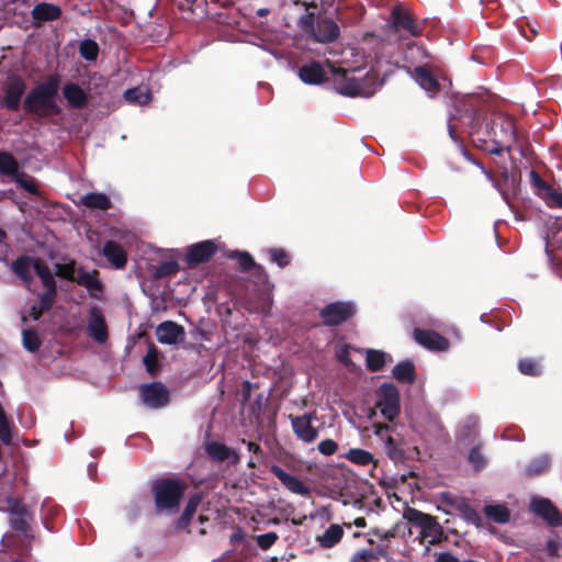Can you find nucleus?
I'll list each match as a JSON object with an SVG mask.
<instances>
[{
    "label": "nucleus",
    "mask_w": 562,
    "mask_h": 562,
    "mask_svg": "<svg viewBox=\"0 0 562 562\" xmlns=\"http://www.w3.org/2000/svg\"><path fill=\"white\" fill-rule=\"evenodd\" d=\"M60 78L48 76L43 82L32 88L23 101V110L38 117L59 115L61 108L56 102Z\"/></svg>",
    "instance_id": "nucleus-1"
},
{
    "label": "nucleus",
    "mask_w": 562,
    "mask_h": 562,
    "mask_svg": "<svg viewBox=\"0 0 562 562\" xmlns=\"http://www.w3.org/2000/svg\"><path fill=\"white\" fill-rule=\"evenodd\" d=\"M188 488L184 480L177 477L156 479L150 487L155 512L158 515H175L180 510V504Z\"/></svg>",
    "instance_id": "nucleus-2"
},
{
    "label": "nucleus",
    "mask_w": 562,
    "mask_h": 562,
    "mask_svg": "<svg viewBox=\"0 0 562 562\" xmlns=\"http://www.w3.org/2000/svg\"><path fill=\"white\" fill-rule=\"evenodd\" d=\"M302 32L315 43L329 44L340 36V27L337 22L325 15H315L307 12L299 20Z\"/></svg>",
    "instance_id": "nucleus-3"
},
{
    "label": "nucleus",
    "mask_w": 562,
    "mask_h": 562,
    "mask_svg": "<svg viewBox=\"0 0 562 562\" xmlns=\"http://www.w3.org/2000/svg\"><path fill=\"white\" fill-rule=\"evenodd\" d=\"M333 87L341 95L356 98H370L375 93L376 82L373 78L358 80L349 76V70L344 68H333Z\"/></svg>",
    "instance_id": "nucleus-4"
},
{
    "label": "nucleus",
    "mask_w": 562,
    "mask_h": 562,
    "mask_svg": "<svg viewBox=\"0 0 562 562\" xmlns=\"http://www.w3.org/2000/svg\"><path fill=\"white\" fill-rule=\"evenodd\" d=\"M389 22L390 29L403 37H418L425 30V23L416 20L414 14L401 4L392 8Z\"/></svg>",
    "instance_id": "nucleus-5"
},
{
    "label": "nucleus",
    "mask_w": 562,
    "mask_h": 562,
    "mask_svg": "<svg viewBox=\"0 0 562 562\" xmlns=\"http://www.w3.org/2000/svg\"><path fill=\"white\" fill-rule=\"evenodd\" d=\"M404 517L412 525L420 528L422 537L427 539L430 544L440 543L446 539L443 529L436 517L412 507L405 510Z\"/></svg>",
    "instance_id": "nucleus-6"
},
{
    "label": "nucleus",
    "mask_w": 562,
    "mask_h": 562,
    "mask_svg": "<svg viewBox=\"0 0 562 562\" xmlns=\"http://www.w3.org/2000/svg\"><path fill=\"white\" fill-rule=\"evenodd\" d=\"M375 408L390 423H393L401 413V396L393 383H383L376 391Z\"/></svg>",
    "instance_id": "nucleus-7"
},
{
    "label": "nucleus",
    "mask_w": 562,
    "mask_h": 562,
    "mask_svg": "<svg viewBox=\"0 0 562 562\" xmlns=\"http://www.w3.org/2000/svg\"><path fill=\"white\" fill-rule=\"evenodd\" d=\"M357 313L355 303L350 301H336L328 303L319 311L322 325L327 327L339 326L351 319Z\"/></svg>",
    "instance_id": "nucleus-8"
},
{
    "label": "nucleus",
    "mask_w": 562,
    "mask_h": 562,
    "mask_svg": "<svg viewBox=\"0 0 562 562\" xmlns=\"http://www.w3.org/2000/svg\"><path fill=\"white\" fill-rule=\"evenodd\" d=\"M139 395L142 402L153 409L161 408L170 401L168 389L157 381L140 385Z\"/></svg>",
    "instance_id": "nucleus-9"
},
{
    "label": "nucleus",
    "mask_w": 562,
    "mask_h": 562,
    "mask_svg": "<svg viewBox=\"0 0 562 562\" xmlns=\"http://www.w3.org/2000/svg\"><path fill=\"white\" fill-rule=\"evenodd\" d=\"M34 272L40 278L41 283L45 289V291L40 294L42 295L43 303H46L49 299L56 301L58 291L55 273L50 271L48 265L42 258H36Z\"/></svg>",
    "instance_id": "nucleus-10"
},
{
    "label": "nucleus",
    "mask_w": 562,
    "mask_h": 562,
    "mask_svg": "<svg viewBox=\"0 0 562 562\" xmlns=\"http://www.w3.org/2000/svg\"><path fill=\"white\" fill-rule=\"evenodd\" d=\"M530 510L552 527L562 525L561 513L549 498L533 497L530 503Z\"/></svg>",
    "instance_id": "nucleus-11"
},
{
    "label": "nucleus",
    "mask_w": 562,
    "mask_h": 562,
    "mask_svg": "<svg viewBox=\"0 0 562 562\" xmlns=\"http://www.w3.org/2000/svg\"><path fill=\"white\" fill-rule=\"evenodd\" d=\"M315 413L303 414L301 416L290 415L291 426L297 439L311 443L318 437V430L312 425L315 419Z\"/></svg>",
    "instance_id": "nucleus-12"
},
{
    "label": "nucleus",
    "mask_w": 562,
    "mask_h": 562,
    "mask_svg": "<svg viewBox=\"0 0 562 562\" xmlns=\"http://www.w3.org/2000/svg\"><path fill=\"white\" fill-rule=\"evenodd\" d=\"M26 82L20 76L12 77L4 88L2 105L11 112L19 111Z\"/></svg>",
    "instance_id": "nucleus-13"
},
{
    "label": "nucleus",
    "mask_w": 562,
    "mask_h": 562,
    "mask_svg": "<svg viewBox=\"0 0 562 562\" xmlns=\"http://www.w3.org/2000/svg\"><path fill=\"white\" fill-rule=\"evenodd\" d=\"M88 334L98 344H104L109 338V329L101 307H90L88 315Z\"/></svg>",
    "instance_id": "nucleus-14"
},
{
    "label": "nucleus",
    "mask_w": 562,
    "mask_h": 562,
    "mask_svg": "<svg viewBox=\"0 0 562 562\" xmlns=\"http://www.w3.org/2000/svg\"><path fill=\"white\" fill-rule=\"evenodd\" d=\"M216 251L217 246L213 240H203L188 247L186 261L189 267H195L200 263L207 262Z\"/></svg>",
    "instance_id": "nucleus-15"
},
{
    "label": "nucleus",
    "mask_w": 562,
    "mask_h": 562,
    "mask_svg": "<svg viewBox=\"0 0 562 562\" xmlns=\"http://www.w3.org/2000/svg\"><path fill=\"white\" fill-rule=\"evenodd\" d=\"M413 335L416 342L432 351H445L450 345L446 337L431 329L415 328Z\"/></svg>",
    "instance_id": "nucleus-16"
},
{
    "label": "nucleus",
    "mask_w": 562,
    "mask_h": 562,
    "mask_svg": "<svg viewBox=\"0 0 562 562\" xmlns=\"http://www.w3.org/2000/svg\"><path fill=\"white\" fill-rule=\"evenodd\" d=\"M270 472L276 477H278L279 481L283 484V486L288 488L290 492L305 497L311 495V488L304 482H302L295 475L285 472L278 464H272L270 467Z\"/></svg>",
    "instance_id": "nucleus-17"
},
{
    "label": "nucleus",
    "mask_w": 562,
    "mask_h": 562,
    "mask_svg": "<svg viewBox=\"0 0 562 562\" xmlns=\"http://www.w3.org/2000/svg\"><path fill=\"white\" fill-rule=\"evenodd\" d=\"M37 257H31L26 255L19 256L11 262V271L24 283L27 290H31V285L34 281L32 270L34 271V265Z\"/></svg>",
    "instance_id": "nucleus-18"
},
{
    "label": "nucleus",
    "mask_w": 562,
    "mask_h": 562,
    "mask_svg": "<svg viewBox=\"0 0 562 562\" xmlns=\"http://www.w3.org/2000/svg\"><path fill=\"white\" fill-rule=\"evenodd\" d=\"M156 334L158 341L167 345L182 342L186 336L184 328L172 321H166L158 325Z\"/></svg>",
    "instance_id": "nucleus-19"
},
{
    "label": "nucleus",
    "mask_w": 562,
    "mask_h": 562,
    "mask_svg": "<svg viewBox=\"0 0 562 562\" xmlns=\"http://www.w3.org/2000/svg\"><path fill=\"white\" fill-rule=\"evenodd\" d=\"M33 24L40 26L44 22L55 21L61 16L60 7L49 3L41 2L37 3L32 10Z\"/></svg>",
    "instance_id": "nucleus-20"
},
{
    "label": "nucleus",
    "mask_w": 562,
    "mask_h": 562,
    "mask_svg": "<svg viewBox=\"0 0 562 562\" xmlns=\"http://www.w3.org/2000/svg\"><path fill=\"white\" fill-rule=\"evenodd\" d=\"M299 77L306 85H321L327 80L326 72L318 61H311L300 67Z\"/></svg>",
    "instance_id": "nucleus-21"
},
{
    "label": "nucleus",
    "mask_w": 562,
    "mask_h": 562,
    "mask_svg": "<svg viewBox=\"0 0 562 562\" xmlns=\"http://www.w3.org/2000/svg\"><path fill=\"white\" fill-rule=\"evenodd\" d=\"M102 255L108 259V261L115 268L122 269L127 263V254L123 249V247L115 240L105 241Z\"/></svg>",
    "instance_id": "nucleus-22"
},
{
    "label": "nucleus",
    "mask_w": 562,
    "mask_h": 562,
    "mask_svg": "<svg viewBox=\"0 0 562 562\" xmlns=\"http://www.w3.org/2000/svg\"><path fill=\"white\" fill-rule=\"evenodd\" d=\"M63 95L72 109H82L88 103L87 92L75 82H68L63 87Z\"/></svg>",
    "instance_id": "nucleus-23"
},
{
    "label": "nucleus",
    "mask_w": 562,
    "mask_h": 562,
    "mask_svg": "<svg viewBox=\"0 0 562 562\" xmlns=\"http://www.w3.org/2000/svg\"><path fill=\"white\" fill-rule=\"evenodd\" d=\"M206 452L211 459L218 462L231 460L233 464H237L240 460L239 454L235 450L217 441L210 442L206 446Z\"/></svg>",
    "instance_id": "nucleus-24"
},
{
    "label": "nucleus",
    "mask_w": 562,
    "mask_h": 562,
    "mask_svg": "<svg viewBox=\"0 0 562 562\" xmlns=\"http://www.w3.org/2000/svg\"><path fill=\"white\" fill-rule=\"evenodd\" d=\"M417 83L427 92L435 94L440 90V83L427 66H418L414 69Z\"/></svg>",
    "instance_id": "nucleus-25"
},
{
    "label": "nucleus",
    "mask_w": 562,
    "mask_h": 562,
    "mask_svg": "<svg viewBox=\"0 0 562 562\" xmlns=\"http://www.w3.org/2000/svg\"><path fill=\"white\" fill-rule=\"evenodd\" d=\"M79 285L85 286L91 296H95L93 291L102 292L103 284L99 280V271L93 269L91 272H87L83 269H78V274L75 280Z\"/></svg>",
    "instance_id": "nucleus-26"
},
{
    "label": "nucleus",
    "mask_w": 562,
    "mask_h": 562,
    "mask_svg": "<svg viewBox=\"0 0 562 562\" xmlns=\"http://www.w3.org/2000/svg\"><path fill=\"white\" fill-rule=\"evenodd\" d=\"M81 204L90 210L106 211L111 209L112 202L110 198L100 192L87 193L81 198Z\"/></svg>",
    "instance_id": "nucleus-27"
},
{
    "label": "nucleus",
    "mask_w": 562,
    "mask_h": 562,
    "mask_svg": "<svg viewBox=\"0 0 562 562\" xmlns=\"http://www.w3.org/2000/svg\"><path fill=\"white\" fill-rule=\"evenodd\" d=\"M342 536V527L340 525L333 524L325 530L322 536L317 537V541L322 548L330 549L340 542Z\"/></svg>",
    "instance_id": "nucleus-28"
},
{
    "label": "nucleus",
    "mask_w": 562,
    "mask_h": 562,
    "mask_svg": "<svg viewBox=\"0 0 562 562\" xmlns=\"http://www.w3.org/2000/svg\"><path fill=\"white\" fill-rule=\"evenodd\" d=\"M393 376L402 383H413L416 380L415 366L411 360L398 362L392 370Z\"/></svg>",
    "instance_id": "nucleus-29"
},
{
    "label": "nucleus",
    "mask_w": 562,
    "mask_h": 562,
    "mask_svg": "<svg viewBox=\"0 0 562 562\" xmlns=\"http://www.w3.org/2000/svg\"><path fill=\"white\" fill-rule=\"evenodd\" d=\"M551 460L548 456L533 458L525 468V475L533 477L543 474L550 468Z\"/></svg>",
    "instance_id": "nucleus-30"
},
{
    "label": "nucleus",
    "mask_w": 562,
    "mask_h": 562,
    "mask_svg": "<svg viewBox=\"0 0 562 562\" xmlns=\"http://www.w3.org/2000/svg\"><path fill=\"white\" fill-rule=\"evenodd\" d=\"M20 165L16 158L8 151H0V173L14 178L18 175Z\"/></svg>",
    "instance_id": "nucleus-31"
},
{
    "label": "nucleus",
    "mask_w": 562,
    "mask_h": 562,
    "mask_svg": "<svg viewBox=\"0 0 562 562\" xmlns=\"http://www.w3.org/2000/svg\"><path fill=\"white\" fill-rule=\"evenodd\" d=\"M496 126H499L502 137L501 139L514 144L518 143V134L515 126V122L512 117L501 119L498 123H494Z\"/></svg>",
    "instance_id": "nucleus-32"
},
{
    "label": "nucleus",
    "mask_w": 562,
    "mask_h": 562,
    "mask_svg": "<svg viewBox=\"0 0 562 562\" xmlns=\"http://www.w3.org/2000/svg\"><path fill=\"white\" fill-rule=\"evenodd\" d=\"M366 366L370 372H378L382 370L385 366V353L375 349L367 350Z\"/></svg>",
    "instance_id": "nucleus-33"
},
{
    "label": "nucleus",
    "mask_w": 562,
    "mask_h": 562,
    "mask_svg": "<svg viewBox=\"0 0 562 562\" xmlns=\"http://www.w3.org/2000/svg\"><path fill=\"white\" fill-rule=\"evenodd\" d=\"M518 370L521 374L528 376H540L542 367L540 360L533 358H524L518 361Z\"/></svg>",
    "instance_id": "nucleus-34"
},
{
    "label": "nucleus",
    "mask_w": 562,
    "mask_h": 562,
    "mask_svg": "<svg viewBox=\"0 0 562 562\" xmlns=\"http://www.w3.org/2000/svg\"><path fill=\"white\" fill-rule=\"evenodd\" d=\"M231 259H236L243 272L250 271L254 268L261 269L260 266L254 260V257L247 251L233 250L227 256Z\"/></svg>",
    "instance_id": "nucleus-35"
},
{
    "label": "nucleus",
    "mask_w": 562,
    "mask_h": 562,
    "mask_svg": "<svg viewBox=\"0 0 562 562\" xmlns=\"http://www.w3.org/2000/svg\"><path fill=\"white\" fill-rule=\"evenodd\" d=\"M124 98L130 103L145 105L150 102L151 94L148 90L136 87L127 89L124 92Z\"/></svg>",
    "instance_id": "nucleus-36"
},
{
    "label": "nucleus",
    "mask_w": 562,
    "mask_h": 562,
    "mask_svg": "<svg viewBox=\"0 0 562 562\" xmlns=\"http://www.w3.org/2000/svg\"><path fill=\"white\" fill-rule=\"evenodd\" d=\"M55 302V300L49 299V301L43 303L42 295L38 294V304H33L30 307L27 316L22 315V322L26 323L27 317L32 318L33 321H38L45 312H48L53 308Z\"/></svg>",
    "instance_id": "nucleus-37"
},
{
    "label": "nucleus",
    "mask_w": 562,
    "mask_h": 562,
    "mask_svg": "<svg viewBox=\"0 0 562 562\" xmlns=\"http://www.w3.org/2000/svg\"><path fill=\"white\" fill-rule=\"evenodd\" d=\"M484 513L488 518L498 524H505L509 521L510 518L509 510L504 505H486Z\"/></svg>",
    "instance_id": "nucleus-38"
},
{
    "label": "nucleus",
    "mask_w": 562,
    "mask_h": 562,
    "mask_svg": "<svg viewBox=\"0 0 562 562\" xmlns=\"http://www.w3.org/2000/svg\"><path fill=\"white\" fill-rule=\"evenodd\" d=\"M346 458L358 465H368L370 463L375 464L373 454L360 448L350 449L347 452Z\"/></svg>",
    "instance_id": "nucleus-39"
},
{
    "label": "nucleus",
    "mask_w": 562,
    "mask_h": 562,
    "mask_svg": "<svg viewBox=\"0 0 562 562\" xmlns=\"http://www.w3.org/2000/svg\"><path fill=\"white\" fill-rule=\"evenodd\" d=\"M54 269H55V276H57L61 279L75 282V280L77 278V276H76L77 269H76L75 260H70L67 263H58L57 262L54 265Z\"/></svg>",
    "instance_id": "nucleus-40"
},
{
    "label": "nucleus",
    "mask_w": 562,
    "mask_h": 562,
    "mask_svg": "<svg viewBox=\"0 0 562 562\" xmlns=\"http://www.w3.org/2000/svg\"><path fill=\"white\" fill-rule=\"evenodd\" d=\"M22 342L23 347L30 352H36L42 345V340L36 330L31 328L22 331Z\"/></svg>",
    "instance_id": "nucleus-41"
},
{
    "label": "nucleus",
    "mask_w": 562,
    "mask_h": 562,
    "mask_svg": "<svg viewBox=\"0 0 562 562\" xmlns=\"http://www.w3.org/2000/svg\"><path fill=\"white\" fill-rule=\"evenodd\" d=\"M79 53L88 61H94L99 55V45L93 40H83L79 46Z\"/></svg>",
    "instance_id": "nucleus-42"
},
{
    "label": "nucleus",
    "mask_w": 562,
    "mask_h": 562,
    "mask_svg": "<svg viewBox=\"0 0 562 562\" xmlns=\"http://www.w3.org/2000/svg\"><path fill=\"white\" fill-rule=\"evenodd\" d=\"M179 270L180 267L176 260L162 261L156 267L154 277L156 279H162L176 274Z\"/></svg>",
    "instance_id": "nucleus-43"
},
{
    "label": "nucleus",
    "mask_w": 562,
    "mask_h": 562,
    "mask_svg": "<svg viewBox=\"0 0 562 562\" xmlns=\"http://www.w3.org/2000/svg\"><path fill=\"white\" fill-rule=\"evenodd\" d=\"M143 362L146 367L147 372L150 375H156L159 371L158 364V350L155 345H151L145 355Z\"/></svg>",
    "instance_id": "nucleus-44"
},
{
    "label": "nucleus",
    "mask_w": 562,
    "mask_h": 562,
    "mask_svg": "<svg viewBox=\"0 0 562 562\" xmlns=\"http://www.w3.org/2000/svg\"><path fill=\"white\" fill-rule=\"evenodd\" d=\"M13 179L26 192L31 194H38L36 181L32 176H29L27 173L22 171L15 175Z\"/></svg>",
    "instance_id": "nucleus-45"
},
{
    "label": "nucleus",
    "mask_w": 562,
    "mask_h": 562,
    "mask_svg": "<svg viewBox=\"0 0 562 562\" xmlns=\"http://www.w3.org/2000/svg\"><path fill=\"white\" fill-rule=\"evenodd\" d=\"M468 461L471 463L474 471H481L486 467V459L482 453L481 446L471 448L468 454Z\"/></svg>",
    "instance_id": "nucleus-46"
},
{
    "label": "nucleus",
    "mask_w": 562,
    "mask_h": 562,
    "mask_svg": "<svg viewBox=\"0 0 562 562\" xmlns=\"http://www.w3.org/2000/svg\"><path fill=\"white\" fill-rule=\"evenodd\" d=\"M384 448H385L387 456L392 460L398 461L404 458V450L400 447L398 442L393 437L386 438Z\"/></svg>",
    "instance_id": "nucleus-47"
},
{
    "label": "nucleus",
    "mask_w": 562,
    "mask_h": 562,
    "mask_svg": "<svg viewBox=\"0 0 562 562\" xmlns=\"http://www.w3.org/2000/svg\"><path fill=\"white\" fill-rule=\"evenodd\" d=\"M271 261L276 262L280 268L290 265V255L283 248H271L268 250Z\"/></svg>",
    "instance_id": "nucleus-48"
},
{
    "label": "nucleus",
    "mask_w": 562,
    "mask_h": 562,
    "mask_svg": "<svg viewBox=\"0 0 562 562\" xmlns=\"http://www.w3.org/2000/svg\"><path fill=\"white\" fill-rule=\"evenodd\" d=\"M550 207H562V192L557 191L552 186L541 196Z\"/></svg>",
    "instance_id": "nucleus-49"
},
{
    "label": "nucleus",
    "mask_w": 562,
    "mask_h": 562,
    "mask_svg": "<svg viewBox=\"0 0 562 562\" xmlns=\"http://www.w3.org/2000/svg\"><path fill=\"white\" fill-rule=\"evenodd\" d=\"M196 513V509L186 504V507L180 515V517L176 521V528L177 529H187L193 519L194 514Z\"/></svg>",
    "instance_id": "nucleus-50"
},
{
    "label": "nucleus",
    "mask_w": 562,
    "mask_h": 562,
    "mask_svg": "<svg viewBox=\"0 0 562 562\" xmlns=\"http://www.w3.org/2000/svg\"><path fill=\"white\" fill-rule=\"evenodd\" d=\"M279 539V536L274 531L262 533L256 537V542L261 550L270 549Z\"/></svg>",
    "instance_id": "nucleus-51"
},
{
    "label": "nucleus",
    "mask_w": 562,
    "mask_h": 562,
    "mask_svg": "<svg viewBox=\"0 0 562 562\" xmlns=\"http://www.w3.org/2000/svg\"><path fill=\"white\" fill-rule=\"evenodd\" d=\"M460 512L463 516V518L476 526L481 524V516L480 514L469 504H462L460 506Z\"/></svg>",
    "instance_id": "nucleus-52"
},
{
    "label": "nucleus",
    "mask_w": 562,
    "mask_h": 562,
    "mask_svg": "<svg viewBox=\"0 0 562 562\" xmlns=\"http://www.w3.org/2000/svg\"><path fill=\"white\" fill-rule=\"evenodd\" d=\"M530 179L533 188L537 190V194L541 198L546 193V191H548L550 184L546 182L541 178V176L535 170H531Z\"/></svg>",
    "instance_id": "nucleus-53"
},
{
    "label": "nucleus",
    "mask_w": 562,
    "mask_h": 562,
    "mask_svg": "<svg viewBox=\"0 0 562 562\" xmlns=\"http://www.w3.org/2000/svg\"><path fill=\"white\" fill-rule=\"evenodd\" d=\"M317 449L319 453L328 457L336 453L338 450V445L333 439H325L318 443Z\"/></svg>",
    "instance_id": "nucleus-54"
},
{
    "label": "nucleus",
    "mask_w": 562,
    "mask_h": 562,
    "mask_svg": "<svg viewBox=\"0 0 562 562\" xmlns=\"http://www.w3.org/2000/svg\"><path fill=\"white\" fill-rule=\"evenodd\" d=\"M510 148H512V144L503 140V139H495L493 142V144L486 149L488 151V154L491 155H495V156H499L502 155L505 150L507 151H510Z\"/></svg>",
    "instance_id": "nucleus-55"
},
{
    "label": "nucleus",
    "mask_w": 562,
    "mask_h": 562,
    "mask_svg": "<svg viewBox=\"0 0 562 562\" xmlns=\"http://www.w3.org/2000/svg\"><path fill=\"white\" fill-rule=\"evenodd\" d=\"M372 560H378V557L373 551L367 549L359 550L351 557V562H371Z\"/></svg>",
    "instance_id": "nucleus-56"
},
{
    "label": "nucleus",
    "mask_w": 562,
    "mask_h": 562,
    "mask_svg": "<svg viewBox=\"0 0 562 562\" xmlns=\"http://www.w3.org/2000/svg\"><path fill=\"white\" fill-rule=\"evenodd\" d=\"M465 111L476 113L481 106V98L477 94H469L464 98Z\"/></svg>",
    "instance_id": "nucleus-57"
},
{
    "label": "nucleus",
    "mask_w": 562,
    "mask_h": 562,
    "mask_svg": "<svg viewBox=\"0 0 562 562\" xmlns=\"http://www.w3.org/2000/svg\"><path fill=\"white\" fill-rule=\"evenodd\" d=\"M373 428H374V435L376 437H379L384 443H385L387 437H392L390 435L392 427L387 424L378 423V424L373 425Z\"/></svg>",
    "instance_id": "nucleus-58"
},
{
    "label": "nucleus",
    "mask_w": 562,
    "mask_h": 562,
    "mask_svg": "<svg viewBox=\"0 0 562 562\" xmlns=\"http://www.w3.org/2000/svg\"><path fill=\"white\" fill-rule=\"evenodd\" d=\"M26 515L27 514H22L11 517L10 526L12 527V529L16 531H25L27 528V522L25 520Z\"/></svg>",
    "instance_id": "nucleus-59"
},
{
    "label": "nucleus",
    "mask_w": 562,
    "mask_h": 562,
    "mask_svg": "<svg viewBox=\"0 0 562 562\" xmlns=\"http://www.w3.org/2000/svg\"><path fill=\"white\" fill-rule=\"evenodd\" d=\"M252 391V384L249 381H244L240 385L239 395H240V403L245 405L249 402Z\"/></svg>",
    "instance_id": "nucleus-60"
},
{
    "label": "nucleus",
    "mask_w": 562,
    "mask_h": 562,
    "mask_svg": "<svg viewBox=\"0 0 562 562\" xmlns=\"http://www.w3.org/2000/svg\"><path fill=\"white\" fill-rule=\"evenodd\" d=\"M369 536H375L384 541H390L392 538H395V530H386L382 531L379 528H373L368 532Z\"/></svg>",
    "instance_id": "nucleus-61"
},
{
    "label": "nucleus",
    "mask_w": 562,
    "mask_h": 562,
    "mask_svg": "<svg viewBox=\"0 0 562 562\" xmlns=\"http://www.w3.org/2000/svg\"><path fill=\"white\" fill-rule=\"evenodd\" d=\"M9 502L11 503L9 510L12 517L22 514H27V509L20 503V501L10 498Z\"/></svg>",
    "instance_id": "nucleus-62"
},
{
    "label": "nucleus",
    "mask_w": 562,
    "mask_h": 562,
    "mask_svg": "<svg viewBox=\"0 0 562 562\" xmlns=\"http://www.w3.org/2000/svg\"><path fill=\"white\" fill-rule=\"evenodd\" d=\"M546 550L550 557L555 558L558 557L559 543L554 539H549L546 542Z\"/></svg>",
    "instance_id": "nucleus-63"
},
{
    "label": "nucleus",
    "mask_w": 562,
    "mask_h": 562,
    "mask_svg": "<svg viewBox=\"0 0 562 562\" xmlns=\"http://www.w3.org/2000/svg\"><path fill=\"white\" fill-rule=\"evenodd\" d=\"M436 562H461V561L450 552H441L438 554Z\"/></svg>",
    "instance_id": "nucleus-64"
}]
</instances>
